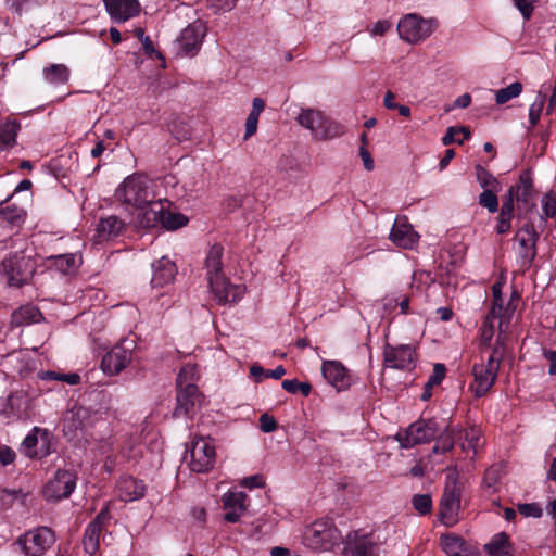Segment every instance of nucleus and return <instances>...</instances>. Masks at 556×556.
Wrapping results in <instances>:
<instances>
[{
	"mask_svg": "<svg viewBox=\"0 0 556 556\" xmlns=\"http://www.w3.org/2000/svg\"><path fill=\"white\" fill-rule=\"evenodd\" d=\"M153 182L146 176L134 174L124 179L115 197L124 204L132 205L142 213L157 201Z\"/></svg>",
	"mask_w": 556,
	"mask_h": 556,
	"instance_id": "f257e3e1",
	"label": "nucleus"
},
{
	"mask_svg": "<svg viewBox=\"0 0 556 556\" xmlns=\"http://www.w3.org/2000/svg\"><path fill=\"white\" fill-rule=\"evenodd\" d=\"M194 370L193 366L186 365L178 374L175 417H192L195 408L201 406L202 394L194 383L189 382L194 375Z\"/></svg>",
	"mask_w": 556,
	"mask_h": 556,
	"instance_id": "f03ea898",
	"label": "nucleus"
},
{
	"mask_svg": "<svg viewBox=\"0 0 556 556\" xmlns=\"http://www.w3.org/2000/svg\"><path fill=\"white\" fill-rule=\"evenodd\" d=\"M170 206V201L159 198L153 206L141 213L140 225L144 228L161 227L166 230H177L186 226L188 218L181 213L172 211Z\"/></svg>",
	"mask_w": 556,
	"mask_h": 556,
	"instance_id": "7ed1b4c3",
	"label": "nucleus"
},
{
	"mask_svg": "<svg viewBox=\"0 0 556 556\" xmlns=\"http://www.w3.org/2000/svg\"><path fill=\"white\" fill-rule=\"evenodd\" d=\"M441 426L437 418H419L406 429L395 434V440L402 448H412L415 445L424 444L434 440L441 433Z\"/></svg>",
	"mask_w": 556,
	"mask_h": 556,
	"instance_id": "20e7f679",
	"label": "nucleus"
},
{
	"mask_svg": "<svg viewBox=\"0 0 556 556\" xmlns=\"http://www.w3.org/2000/svg\"><path fill=\"white\" fill-rule=\"evenodd\" d=\"M341 540V532L330 519H319L305 528L304 544L316 551H328Z\"/></svg>",
	"mask_w": 556,
	"mask_h": 556,
	"instance_id": "39448f33",
	"label": "nucleus"
},
{
	"mask_svg": "<svg viewBox=\"0 0 556 556\" xmlns=\"http://www.w3.org/2000/svg\"><path fill=\"white\" fill-rule=\"evenodd\" d=\"M301 126L309 129L318 139H333L344 134V126L325 116L320 111L304 109L298 116Z\"/></svg>",
	"mask_w": 556,
	"mask_h": 556,
	"instance_id": "423d86ee",
	"label": "nucleus"
},
{
	"mask_svg": "<svg viewBox=\"0 0 556 556\" xmlns=\"http://www.w3.org/2000/svg\"><path fill=\"white\" fill-rule=\"evenodd\" d=\"M382 541L376 532L350 531L343 540V556H380Z\"/></svg>",
	"mask_w": 556,
	"mask_h": 556,
	"instance_id": "0eeeda50",
	"label": "nucleus"
},
{
	"mask_svg": "<svg viewBox=\"0 0 556 556\" xmlns=\"http://www.w3.org/2000/svg\"><path fill=\"white\" fill-rule=\"evenodd\" d=\"M55 542L54 532L48 527H38L20 535L17 544L25 556H42Z\"/></svg>",
	"mask_w": 556,
	"mask_h": 556,
	"instance_id": "6e6552de",
	"label": "nucleus"
},
{
	"mask_svg": "<svg viewBox=\"0 0 556 556\" xmlns=\"http://www.w3.org/2000/svg\"><path fill=\"white\" fill-rule=\"evenodd\" d=\"M462 493V483L456 478L448 479L440 501L439 509V517L446 527H453L458 521Z\"/></svg>",
	"mask_w": 556,
	"mask_h": 556,
	"instance_id": "1a4fd4ad",
	"label": "nucleus"
},
{
	"mask_svg": "<svg viewBox=\"0 0 556 556\" xmlns=\"http://www.w3.org/2000/svg\"><path fill=\"white\" fill-rule=\"evenodd\" d=\"M435 26L432 20H425L417 14H407L400 20L397 31L401 39L408 43H416L429 37Z\"/></svg>",
	"mask_w": 556,
	"mask_h": 556,
	"instance_id": "9d476101",
	"label": "nucleus"
},
{
	"mask_svg": "<svg viewBox=\"0 0 556 556\" xmlns=\"http://www.w3.org/2000/svg\"><path fill=\"white\" fill-rule=\"evenodd\" d=\"M77 484V473L72 469H58L54 476L46 483L43 496L48 501L68 498Z\"/></svg>",
	"mask_w": 556,
	"mask_h": 556,
	"instance_id": "9b49d317",
	"label": "nucleus"
},
{
	"mask_svg": "<svg viewBox=\"0 0 556 556\" xmlns=\"http://www.w3.org/2000/svg\"><path fill=\"white\" fill-rule=\"evenodd\" d=\"M416 362L417 350L413 344H384L383 365L386 367L410 371L416 367Z\"/></svg>",
	"mask_w": 556,
	"mask_h": 556,
	"instance_id": "f8f14e48",
	"label": "nucleus"
},
{
	"mask_svg": "<svg viewBox=\"0 0 556 556\" xmlns=\"http://www.w3.org/2000/svg\"><path fill=\"white\" fill-rule=\"evenodd\" d=\"M1 266L10 287H23L28 282L34 271L29 260L18 253L7 256Z\"/></svg>",
	"mask_w": 556,
	"mask_h": 556,
	"instance_id": "ddd939ff",
	"label": "nucleus"
},
{
	"mask_svg": "<svg viewBox=\"0 0 556 556\" xmlns=\"http://www.w3.org/2000/svg\"><path fill=\"white\" fill-rule=\"evenodd\" d=\"M188 453L190 456L189 467L192 471L204 473L214 467L216 460L215 447L205 439L192 442Z\"/></svg>",
	"mask_w": 556,
	"mask_h": 556,
	"instance_id": "4468645a",
	"label": "nucleus"
},
{
	"mask_svg": "<svg viewBox=\"0 0 556 556\" xmlns=\"http://www.w3.org/2000/svg\"><path fill=\"white\" fill-rule=\"evenodd\" d=\"M208 286L219 305L239 302L245 291L244 286L231 283L225 275L212 276Z\"/></svg>",
	"mask_w": 556,
	"mask_h": 556,
	"instance_id": "2eb2a0df",
	"label": "nucleus"
},
{
	"mask_svg": "<svg viewBox=\"0 0 556 556\" xmlns=\"http://www.w3.org/2000/svg\"><path fill=\"white\" fill-rule=\"evenodd\" d=\"M208 286L219 305L239 302L245 291L244 286L231 283L225 275L212 276Z\"/></svg>",
	"mask_w": 556,
	"mask_h": 556,
	"instance_id": "dca6fc26",
	"label": "nucleus"
},
{
	"mask_svg": "<svg viewBox=\"0 0 556 556\" xmlns=\"http://www.w3.org/2000/svg\"><path fill=\"white\" fill-rule=\"evenodd\" d=\"M500 366L496 362L489 357L486 363H475L471 369L473 376V388L475 395L477 397L484 396L489 390L493 387Z\"/></svg>",
	"mask_w": 556,
	"mask_h": 556,
	"instance_id": "f3484780",
	"label": "nucleus"
},
{
	"mask_svg": "<svg viewBox=\"0 0 556 556\" xmlns=\"http://www.w3.org/2000/svg\"><path fill=\"white\" fill-rule=\"evenodd\" d=\"M540 238V233L534 227L532 222L526 223L522 227H520L516 233V240L520 247V257L522 260V265L530 267L532 262L534 261L538 254V241Z\"/></svg>",
	"mask_w": 556,
	"mask_h": 556,
	"instance_id": "a211bd4d",
	"label": "nucleus"
},
{
	"mask_svg": "<svg viewBox=\"0 0 556 556\" xmlns=\"http://www.w3.org/2000/svg\"><path fill=\"white\" fill-rule=\"evenodd\" d=\"M518 203V208L525 210V213L532 212L535 207L533 199V178L530 169L522 170L519 175L518 182L509 188Z\"/></svg>",
	"mask_w": 556,
	"mask_h": 556,
	"instance_id": "6ab92c4d",
	"label": "nucleus"
},
{
	"mask_svg": "<svg viewBox=\"0 0 556 556\" xmlns=\"http://www.w3.org/2000/svg\"><path fill=\"white\" fill-rule=\"evenodd\" d=\"M132 351L130 348L119 343L114 345L102 358L101 368L110 375L119 374L130 363Z\"/></svg>",
	"mask_w": 556,
	"mask_h": 556,
	"instance_id": "aec40b11",
	"label": "nucleus"
},
{
	"mask_svg": "<svg viewBox=\"0 0 556 556\" xmlns=\"http://www.w3.org/2000/svg\"><path fill=\"white\" fill-rule=\"evenodd\" d=\"M111 20L123 23L135 17L140 12L138 0H102Z\"/></svg>",
	"mask_w": 556,
	"mask_h": 556,
	"instance_id": "412c9836",
	"label": "nucleus"
},
{
	"mask_svg": "<svg viewBox=\"0 0 556 556\" xmlns=\"http://www.w3.org/2000/svg\"><path fill=\"white\" fill-rule=\"evenodd\" d=\"M247 501L248 496L243 492L235 491L225 493L222 497L225 521L230 523L238 522L241 515L248 508Z\"/></svg>",
	"mask_w": 556,
	"mask_h": 556,
	"instance_id": "4be33fe9",
	"label": "nucleus"
},
{
	"mask_svg": "<svg viewBox=\"0 0 556 556\" xmlns=\"http://www.w3.org/2000/svg\"><path fill=\"white\" fill-rule=\"evenodd\" d=\"M205 26L201 22L189 24L180 34L179 42L181 49L190 55H194L202 45L205 36Z\"/></svg>",
	"mask_w": 556,
	"mask_h": 556,
	"instance_id": "5701e85b",
	"label": "nucleus"
},
{
	"mask_svg": "<svg viewBox=\"0 0 556 556\" xmlns=\"http://www.w3.org/2000/svg\"><path fill=\"white\" fill-rule=\"evenodd\" d=\"M152 287L162 288L174 280L177 267L174 262L164 256L152 263Z\"/></svg>",
	"mask_w": 556,
	"mask_h": 556,
	"instance_id": "b1692460",
	"label": "nucleus"
},
{
	"mask_svg": "<svg viewBox=\"0 0 556 556\" xmlns=\"http://www.w3.org/2000/svg\"><path fill=\"white\" fill-rule=\"evenodd\" d=\"M418 238L419 236L413 227L400 219L395 220L390 232L391 241L403 249H412L417 243Z\"/></svg>",
	"mask_w": 556,
	"mask_h": 556,
	"instance_id": "393cba45",
	"label": "nucleus"
},
{
	"mask_svg": "<svg viewBox=\"0 0 556 556\" xmlns=\"http://www.w3.org/2000/svg\"><path fill=\"white\" fill-rule=\"evenodd\" d=\"M29 407V399L23 391L11 393L7 399V404L1 410V414L8 419L11 418H25Z\"/></svg>",
	"mask_w": 556,
	"mask_h": 556,
	"instance_id": "a878e982",
	"label": "nucleus"
},
{
	"mask_svg": "<svg viewBox=\"0 0 556 556\" xmlns=\"http://www.w3.org/2000/svg\"><path fill=\"white\" fill-rule=\"evenodd\" d=\"M91 417V410L84 406L74 405L68 409L63 419V431L65 434L75 433L85 428Z\"/></svg>",
	"mask_w": 556,
	"mask_h": 556,
	"instance_id": "bb28decb",
	"label": "nucleus"
},
{
	"mask_svg": "<svg viewBox=\"0 0 556 556\" xmlns=\"http://www.w3.org/2000/svg\"><path fill=\"white\" fill-rule=\"evenodd\" d=\"M323 376L325 379L338 390H343L349 387V377L346 368L337 361L324 362L321 366Z\"/></svg>",
	"mask_w": 556,
	"mask_h": 556,
	"instance_id": "cd10ccee",
	"label": "nucleus"
},
{
	"mask_svg": "<svg viewBox=\"0 0 556 556\" xmlns=\"http://www.w3.org/2000/svg\"><path fill=\"white\" fill-rule=\"evenodd\" d=\"M117 488L119 492V497L124 502H132L140 500L146 494L144 482L131 476L121 478Z\"/></svg>",
	"mask_w": 556,
	"mask_h": 556,
	"instance_id": "c85d7f7f",
	"label": "nucleus"
},
{
	"mask_svg": "<svg viewBox=\"0 0 556 556\" xmlns=\"http://www.w3.org/2000/svg\"><path fill=\"white\" fill-rule=\"evenodd\" d=\"M43 319L40 309L33 303H27L14 309L11 314V327H23L37 324Z\"/></svg>",
	"mask_w": 556,
	"mask_h": 556,
	"instance_id": "c756f323",
	"label": "nucleus"
},
{
	"mask_svg": "<svg viewBox=\"0 0 556 556\" xmlns=\"http://www.w3.org/2000/svg\"><path fill=\"white\" fill-rule=\"evenodd\" d=\"M126 230V223L115 215L102 217L97 226L99 240H111L119 237Z\"/></svg>",
	"mask_w": 556,
	"mask_h": 556,
	"instance_id": "7c9ffc66",
	"label": "nucleus"
},
{
	"mask_svg": "<svg viewBox=\"0 0 556 556\" xmlns=\"http://www.w3.org/2000/svg\"><path fill=\"white\" fill-rule=\"evenodd\" d=\"M441 546L447 556H469L471 554L470 545L456 534L442 535Z\"/></svg>",
	"mask_w": 556,
	"mask_h": 556,
	"instance_id": "2f4dec72",
	"label": "nucleus"
},
{
	"mask_svg": "<svg viewBox=\"0 0 556 556\" xmlns=\"http://www.w3.org/2000/svg\"><path fill=\"white\" fill-rule=\"evenodd\" d=\"M456 443H458L463 451L471 450L477 452L478 442L480 439V430L475 426L462 428L454 426Z\"/></svg>",
	"mask_w": 556,
	"mask_h": 556,
	"instance_id": "473e14b6",
	"label": "nucleus"
},
{
	"mask_svg": "<svg viewBox=\"0 0 556 556\" xmlns=\"http://www.w3.org/2000/svg\"><path fill=\"white\" fill-rule=\"evenodd\" d=\"M223 253L224 248L222 244L215 243L210 248L205 257L207 280H210L212 276L225 275L223 271Z\"/></svg>",
	"mask_w": 556,
	"mask_h": 556,
	"instance_id": "72a5a7b5",
	"label": "nucleus"
},
{
	"mask_svg": "<svg viewBox=\"0 0 556 556\" xmlns=\"http://www.w3.org/2000/svg\"><path fill=\"white\" fill-rule=\"evenodd\" d=\"M1 203L0 207V225L10 227H20L25 220V211L17 205H5Z\"/></svg>",
	"mask_w": 556,
	"mask_h": 556,
	"instance_id": "f704fd0d",
	"label": "nucleus"
},
{
	"mask_svg": "<svg viewBox=\"0 0 556 556\" xmlns=\"http://www.w3.org/2000/svg\"><path fill=\"white\" fill-rule=\"evenodd\" d=\"M21 129L17 121L8 119L0 124V148L10 149L15 146L16 137Z\"/></svg>",
	"mask_w": 556,
	"mask_h": 556,
	"instance_id": "c9c22d12",
	"label": "nucleus"
},
{
	"mask_svg": "<svg viewBox=\"0 0 556 556\" xmlns=\"http://www.w3.org/2000/svg\"><path fill=\"white\" fill-rule=\"evenodd\" d=\"M501 317L500 313H495V309H490L485 316L482 326L480 328V350L483 351L491 346V341L494 337V321Z\"/></svg>",
	"mask_w": 556,
	"mask_h": 556,
	"instance_id": "e433bc0d",
	"label": "nucleus"
},
{
	"mask_svg": "<svg viewBox=\"0 0 556 556\" xmlns=\"http://www.w3.org/2000/svg\"><path fill=\"white\" fill-rule=\"evenodd\" d=\"M446 375V367L444 364L437 363L433 366V371L428 378V381L424 386V391L420 395V400L426 402L432 396V389L442 383Z\"/></svg>",
	"mask_w": 556,
	"mask_h": 556,
	"instance_id": "4c0bfd02",
	"label": "nucleus"
},
{
	"mask_svg": "<svg viewBox=\"0 0 556 556\" xmlns=\"http://www.w3.org/2000/svg\"><path fill=\"white\" fill-rule=\"evenodd\" d=\"M485 551L490 556H514L509 552V536L505 532L495 534L491 542L485 544Z\"/></svg>",
	"mask_w": 556,
	"mask_h": 556,
	"instance_id": "58836bf2",
	"label": "nucleus"
},
{
	"mask_svg": "<svg viewBox=\"0 0 556 556\" xmlns=\"http://www.w3.org/2000/svg\"><path fill=\"white\" fill-rule=\"evenodd\" d=\"M102 530L94 525H88L83 538V546L87 554L94 556L100 547Z\"/></svg>",
	"mask_w": 556,
	"mask_h": 556,
	"instance_id": "ea45409f",
	"label": "nucleus"
},
{
	"mask_svg": "<svg viewBox=\"0 0 556 556\" xmlns=\"http://www.w3.org/2000/svg\"><path fill=\"white\" fill-rule=\"evenodd\" d=\"M76 261L77 255L74 253L50 255L47 257L49 265L63 274H70L76 267Z\"/></svg>",
	"mask_w": 556,
	"mask_h": 556,
	"instance_id": "a19ab883",
	"label": "nucleus"
},
{
	"mask_svg": "<svg viewBox=\"0 0 556 556\" xmlns=\"http://www.w3.org/2000/svg\"><path fill=\"white\" fill-rule=\"evenodd\" d=\"M43 76L51 84L63 85L70 79V70L64 64H51L43 68Z\"/></svg>",
	"mask_w": 556,
	"mask_h": 556,
	"instance_id": "79ce46f5",
	"label": "nucleus"
},
{
	"mask_svg": "<svg viewBox=\"0 0 556 556\" xmlns=\"http://www.w3.org/2000/svg\"><path fill=\"white\" fill-rule=\"evenodd\" d=\"M470 130L467 127H455L451 126L447 128L445 135L442 138V143L444 146H450L453 143L462 144L464 140L470 138Z\"/></svg>",
	"mask_w": 556,
	"mask_h": 556,
	"instance_id": "37998d69",
	"label": "nucleus"
},
{
	"mask_svg": "<svg viewBox=\"0 0 556 556\" xmlns=\"http://www.w3.org/2000/svg\"><path fill=\"white\" fill-rule=\"evenodd\" d=\"M475 173L477 177V181L483 188L486 189H501V182L496 177L493 176L486 168L482 165L478 164L475 166Z\"/></svg>",
	"mask_w": 556,
	"mask_h": 556,
	"instance_id": "c03bdc74",
	"label": "nucleus"
},
{
	"mask_svg": "<svg viewBox=\"0 0 556 556\" xmlns=\"http://www.w3.org/2000/svg\"><path fill=\"white\" fill-rule=\"evenodd\" d=\"M435 439L437 443L441 447L442 454L451 452L456 444L454 426L447 425L443 431L441 430V433H439Z\"/></svg>",
	"mask_w": 556,
	"mask_h": 556,
	"instance_id": "a18cd8bd",
	"label": "nucleus"
},
{
	"mask_svg": "<svg viewBox=\"0 0 556 556\" xmlns=\"http://www.w3.org/2000/svg\"><path fill=\"white\" fill-rule=\"evenodd\" d=\"M522 91V85L519 81H515L509 86L502 88L495 93V101L497 104H504L509 100L518 97Z\"/></svg>",
	"mask_w": 556,
	"mask_h": 556,
	"instance_id": "49530a36",
	"label": "nucleus"
},
{
	"mask_svg": "<svg viewBox=\"0 0 556 556\" xmlns=\"http://www.w3.org/2000/svg\"><path fill=\"white\" fill-rule=\"evenodd\" d=\"M501 189H486V190H483V192H481L479 194V205H481L482 207H485L490 213H495L498 211V198L496 195V193L500 191Z\"/></svg>",
	"mask_w": 556,
	"mask_h": 556,
	"instance_id": "de8ad7c7",
	"label": "nucleus"
},
{
	"mask_svg": "<svg viewBox=\"0 0 556 556\" xmlns=\"http://www.w3.org/2000/svg\"><path fill=\"white\" fill-rule=\"evenodd\" d=\"M412 504L419 515H428L432 510V498L429 494H415Z\"/></svg>",
	"mask_w": 556,
	"mask_h": 556,
	"instance_id": "09e8293b",
	"label": "nucleus"
},
{
	"mask_svg": "<svg viewBox=\"0 0 556 556\" xmlns=\"http://www.w3.org/2000/svg\"><path fill=\"white\" fill-rule=\"evenodd\" d=\"M542 208L543 216H541V219L553 218L556 216V193L551 191L544 194L542 199Z\"/></svg>",
	"mask_w": 556,
	"mask_h": 556,
	"instance_id": "8fccbe9b",
	"label": "nucleus"
},
{
	"mask_svg": "<svg viewBox=\"0 0 556 556\" xmlns=\"http://www.w3.org/2000/svg\"><path fill=\"white\" fill-rule=\"evenodd\" d=\"M545 103V97L539 92L538 99L530 105L529 109V122L531 126H536Z\"/></svg>",
	"mask_w": 556,
	"mask_h": 556,
	"instance_id": "3c124183",
	"label": "nucleus"
},
{
	"mask_svg": "<svg viewBox=\"0 0 556 556\" xmlns=\"http://www.w3.org/2000/svg\"><path fill=\"white\" fill-rule=\"evenodd\" d=\"M517 508L519 514L527 518H541L543 515V509L539 503L518 504Z\"/></svg>",
	"mask_w": 556,
	"mask_h": 556,
	"instance_id": "603ef678",
	"label": "nucleus"
},
{
	"mask_svg": "<svg viewBox=\"0 0 556 556\" xmlns=\"http://www.w3.org/2000/svg\"><path fill=\"white\" fill-rule=\"evenodd\" d=\"M40 429L38 427H35L24 439L23 446L25 447L26 454L30 457L37 456V452L35 451V447L38 444V437L37 432H39Z\"/></svg>",
	"mask_w": 556,
	"mask_h": 556,
	"instance_id": "864d4df0",
	"label": "nucleus"
},
{
	"mask_svg": "<svg viewBox=\"0 0 556 556\" xmlns=\"http://www.w3.org/2000/svg\"><path fill=\"white\" fill-rule=\"evenodd\" d=\"M110 519L111 513L108 503L89 525H94L97 528H100L103 531L106 525L109 523Z\"/></svg>",
	"mask_w": 556,
	"mask_h": 556,
	"instance_id": "5fc2aeb1",
	"label": "nucleus"
},
{
	"mask_svg": "<svg viewBox=\"0 0 556 556\" xmlns=\"http://www.w3.org/2000/svg\"><path fill=\"white\" fill-rule=\"evenodd\" d=\"M500 480V469L496 466L489 467L483 475V485L494 488Z\"/></svg>",
	"mask_w": 556,
	"mask_h": 556,
	"instance_id": "6e6d98bb",
	"label": "nucleus"
},
{
	"mask_svg": "<svg viewBox=\"0 0 556 556\" xmlns=\"http://www.w3.org/2000/svg\"><path fill=\"white\" fill-rule=\"evenodd\" d=\"M504 352H505V343H504V339L502 338V334L500 333L496 338L495 344L492 348V353L490 354L489 357H492L496 362V364H498V366H501V363L504 357Z\"/></svg>",
	"mask_w": 556,
	"mask_h": 556,
	"instance_id": "4d7b16f0",
	"label": "nucleus"
},
{
	"mask_svg": "<svg viewBox=\"0 0 556 556\" xmlns=\"http://www.w3.org/2000/svg\"><path fill=\"white\" fill-rule=\"evenodd\" d=\"M514 215L507 214L504 215L503 212H500L497 217L496 231L500 235H506L510 231L511 228V219Z\"/></svg>",
	"mask_w": 556,
	"mask_h": 556,
	"instance_id": "13d9d810",
	"label": "nucleus"
},
{
	"mask_svg": "<svg viewBox=\"0 0 556 556\" xmlns=\"http://www.w3.org/2000/svg\"><path fill=\"white\" fill-rule=\"evenodd\" d=\"M260 428L263 432L269 433L278 428V424L274 417L265 413L260 417Z\"/></svg>",
	"mask_w": 556,
	"mask_h": 556,
	"instance_id": "bf43d9fd",
	"label": "nucleus"
},
{
	"mask_svg": "<svg viewBox=\"0 0 556 556\" xmlns=\"http://www.w3.org/2000/svg\"><path fill=\"white\" fill-rule=\"evenodd\" d=\"M515 7L520 11L522 17L528 21L530 20L533 12V4L530 0H513Z\"/></svg>",
	"mask_w": 556,
	"mask_h": 556,
	"instance_id": "052dcab7",
	"label": "nucleus"
},
{
	"mask_svg": "<svg viewBox=\"0 0 556 556\" xmlns=\"http://www.w3.org/2000/svg\"><path fill=\"white\" fill-rule=\"evenodd\" d=\"M241 484L243 486L252 490L254 488H262V486H264L265 485V480H264V477L262 475H254V476L245 477L242 480Z\"/></svg>",
	"mask_w": 556,
	"mask_h": 556,
	"instance_id": "680f3d73",
	"label": "nucleus"
},
{
	"mask_svg": "<svg viewBox=\"0 0 556 556\" xmlns=\"http://www.w3.org/2000/svg\"><path fill=\"white\" fill-rule=\"evenodd\" d=\"M515 201L516 198L513 194V191H507L506 195L503 199V204L500 212H503L504 215L510 214L514 215L515 210Z\"/></svg>",
	"mask_w": 556,
	"mask_h": 556,
	"instance_id": "e2e57ef3",
	"label": "nucleus"
},
{
	"mask_svg": "<svg viewBox=\"0 0 556 556\" xmlns=\"http://www.w3.org/2000/svg\"><path fill=\"white\" fill-rule=\"evenodd\" d=\"M14 459L15 452L11 447L0 444V463L7 466L12 464Z\"/></svg>",
	"mask_w": 556,
	"mask_h": 556,
	"instance_id": "0e129e2a",
	"label": "nucleus"
},
{
	"mask_svg": "<svg viewBox=\"0 0 556 556\" xmlns=\"http://www.w3.org/2000/svg\"><path fill=\"white\" fill-rule=\"evenodd\" d=\"M258 117L254 116V114H249L245 121V132L244 139H249L252 137L257 130Z\"/></svg>",
	"mask_w": 556,
	"mask_h": 556,
	"instance_id": "69168bd1",
	"label": "nucleus"
},
{
	"mask_svg": "<svg viewBox=\"0 0 556 556\" xmlns=\"http://www.w3.org/2000/svg\"><path fill=\"white\" fill-rule=\"evenodd\" d=\"M20 495H22L21 490H3L1 492L0 501L2 505H11L14 500H16Z\"/></svg>",
	"mask_w": 556,
	"mask_h": 556,
	"instance_id": "338daca9",
	"label": "nucleus"
},
{
	"mask_svg": "<svg viewBox=\"0 0 556 556\" xmlns=\"http://www.w3.org/2000/svg\"><path fill=\"white\" fill-rule=\"evenodd\" d=\"M543 357L549 363L548 374L556 376V350H543Z\"/></svg>",
	"mask_w": 556,
	"mask_h": 556,
	"instance_id": "774afa93",
	"label": "nucleus"
}]
</instances>
